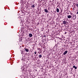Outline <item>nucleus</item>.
<instances>
[{
  "instance_id": "f8f14e48",
  "label": "nucleus",
  "mask_w": 78,
  "mask_h": 78,
  "mask_svg": "<svg viewBox=\"0 0 78 78\" xmlns=\"http://www.w3.org/2000/svg\"><path fill=\"white\" fill-rule=\"evenodd\" d=\"M71 73H72V70H73V69H72V68H71Z\"/></svg>"
},
{
  "instance_id": "aec40b11",
  "label": "nucleus",
  "mask_w": 78,
  "mask_h": 78,
  "mask_svg": "<svg viewBox=\"0 0 78 78\" xmlns=\"http://www.w3.org/2000/svg\"><path fill=\"white\" fill-rule=\"evenodd\" d=\"M11 58H10V59H11Z\"/></svg>"
},
{
  "instance_id": "9b49d317",
  "label": "nucleus",
  "mask_w": 78,
  "mask_h": 78,
  "mask_svg": "<svg viewBox=\"0 0 78 78\" xmlns=\"http://www.w3.org/2000/svg\"><path fill=\"white\" fill-rule=\"evenodd\" d=\"M25 59H22V61H25Z\"/></svg>"
},
{
  "instance_id": "dca6fc26",
  "label": "nucleus",
  "mask_w": 78,
  "mask_h": 78,
  "mask_svg": "<svg viewBox=\"0 0 78 78\" xmlns=\"http://www.w3.org/2000/svg\"><path fill=\"white\" fill-rule=\"evenodd\" d=\"M74 20H75V19H74Z\"/></svg>"
},
{
  "instance_id": "2eb2a0df",
  "label": "nucleus",
  "mask_w": 78,
  "mask_h": 78,
  "mask_svg": "<svg viewBox=\"0 0 78 78\" xmlns=\"http://www.w3.org/2000/svg\"><path fill=\"white\" fill-rule=\"evenodd\" d=\"M21 54H23V52H21Z\"/></svg>"
},
{
  "instance_id": "a211bd4d",
  "label": "nucleus",
  "mask_w": 78,
  "mask_h": 78,
  "mask_svg": "<svg viewBox=\"0 0 78 78\" xmlns=\"http://www.w3.org/2000/svg\"><path fill=\"white\" fill-rule=\"evenodd\" d=\"M76 61H77V59H76Z\"/></svg>"
},
{
  "instance_id": "f03ea898",
  "label": "nucleus",
  "mask_w": 78,
  "mask_h": 78,
  "mask_svg": "<svg viewBox=\"0 0 78 78\" xmlns=\"http://www.w3.org/2000/svg\"><path fill=\"white\" fill-rule=\"evenodd\" d=\"M24 49L27 52H28L29 51V49L27 48H24Z\"/></svg>"
},
{
  "instance_id": "423d86ee",
  "label": "nucleus",
  "mask_w": 78,
  "mask_h": 78,
  "mask_svg": "<svg viewBox=\"0 0 78 78\" xmlns=\"http://www.w3.org/2000/svg\"><path fill=\"white\" fill-rule=\"evenodd\" d=\"M73 68H74L75 69H77V67L75 66H73Z\"/></svg>"
},
{
  "instance_id": "4468645a",
  "label": "nucleus",
  "mask_w": 78,
  "mask_h": 78,
  "mask_svg": "<svg viewBox=\"0 0 78 78\" xmlns=\"http://www.w3.org/2000/svg\"><path fill=\"white\" fill-rule=\"evenodd\" d=\"M37 58V56H35V58Z\"/></svg>"
},
{
  "instance_id": "39448f33",
  "label": "nucleus",
  "mask_w": 78,
  "mask_h": 78,
  "mask_svg": "<svg viewBox=\"0 0 78 78\" xmlns=\"http://www.w3.org/2000/svg\"><path fill=\"white\" fill-rule=\"evenodd\" d=\"M29 37H32L33 36V35L31 34H29Z\"/></svg>"
},
{
  "instance_id": "1a4fd4ad",
  "label": "nucleus",
  "mask_w": 78,
  "mask_h": 78,
  "mask_svg": "<svg viewBox=\"0 0 78 78\" xmlns=\"http://www.w3.org/2000/svg\"><path fill=\"white\" fill-rule=\"evenodd\" d=\"M31 7H32V8H34L35 7V5H32Z\"/></svg>"
},
{
  "instance_id": "412c9836",
  "label": "nucleus",
  "mask_w": 78,
  "mask_h": 78,
  "mask_svg": "<svg viewBox=\"0 0 78 78\" xmlns=\"http://www.w3.org/2000/svg\"><path fill=\"white\" fill-rule=\"evenodd\" d=\"M70 0V1H71V0Z\"/></svg>"
},
{
  "instance_id": "4be33fe9",
  "label": "nucleus",
  "mask_w": 78,
  "mask_h": 78,
  "mask_svg": "<svg viewBox=\"0 0 78 78\" xmlns=\"http://www.w3.org/2000/svg\"><path fill=\"white\" fill-rule=\"evenodd\" d=\"M11 59H10V60H11Z\"/></svg>"
},
{
  "instance_id": "6e6552de",
  "label": "nucleus",
  "mask_w": 78,
  "mask_h": 78,
  "mask_svg": "<svg viewBox=\"0 0 78 78\" xmlns=\"http://www.w3.org/2000/svg\"><path fill=\"white\" fill-rule=\"evenodd\" d=\"M56 11L57 12H59V9L58 8L57 9Z\"/></svg>"
},
{
  "instance_id": "f3484780",
  "label": "nucleus",
  "mask_w": 78,
  "mask_h": 78,
  "mask_svg": "<svg viewBox=\"0 0 78 78\" xmlns=\"http://www.w3.org/2000/svg\"><path fill=\"white\" fill-rule=\"evenodd\" d=\"M65 34H66V32H65Z\"/></svg>"
},
{
  "instance_id": "0eeeda50",
  "label": "nucleus",
  "mask_w": 78,
  "mask_h": 78,
  "mask_svg": "<svg viewBox=\"0 0 78 78\" xmlns=\"http://www.w3.org/2000/svg\"><path fill=\"white\" fill-rule=\"evenodd\" d=\"M44 11L46 12H48V10H47V9H44Z\"/></svg>"
},
{
  "instance_id": "20e7f679",
  "label": "nucleus",
  "mask_w": 78,
  "mask_h": 78,
  "mask_svg": "<svg viewBox=\"0 0 78 78\" xmlns=\"http://www.w3.org/2000/svg\"><path fill=\"white\" fill-rule=\"evenodd\" d=\"M71 17H72V16L71 15H69L68 16V18L69 19H70Z\"/></svg>"
},
{
  "instance_id": "6ab92c4d",
  "label": "nucleus",
  "mask_w": 78,
  "mask_h": 78,
  "mask_svg": "<svg viewBox=\"0 0 78 78\" xmlns=\"http://www.w3.org/2000/svg\"><path fill=\"white\" fill-rule=\"evenodd\" d=\"M72 14L71 13V15H72Z\"/></svg>"
},
{
  "instance_id": "7ed1b4c3",
  "label": "nucleus",
  "mask_w": 78,
  "mask_h": 78,
  "mask_svg": "<svg viewBox=\"0 0 78 78\" xmlns=\"http://www.w3.org/2000/svg\"><path fill=\"white\" fill-rule=\"evenodd\" d=\"M67 23V22H66V21H63L62 24H64V25H66Z\"/></svg>"
},
{
  "instance_id": "9d476101",
  "label": "nucleus",
  "mask_w": 78,
  "mask_h": 78,
  "mask_svg": "<svg viewBox=\"0 0 78 78\" xmlns=\"http://www.w3.org/2000/svg\"><path fill=\"white\" fill-rule=\"evenodd\" d=\"M42 57V55H39V58H41Z\"/></svg>"
},
{
  "instance_id": "f257e3e1",
  "label": "nucleus",
  "mask_w": 78,
  "mask_h": 78,
  "mask_svg": "<svg viewBox=\"0 0 78 78\" xmlns=\"http://www.w3.org/2000/svg\"><path fill=\"white\" fill-rule=\"evenodd\" d=\"M67 52H68V51H65L63 53V55H65L67 53Z\"/></svg>"
},
{
  "instance_id": "ddd939ff",
  "label": "nucleus",
  "mask_w": 78,
  "mask_h": 78,
  "mask_svg": "<svg viewBox=\"0 0 78 78\" xmlns=\"http://www.w3.org/2000/svg\"><path fill=\"white\" fill-rule=\"evenodd\" d=\"M34 54H36V51L34 52Z\"/></svg>"
}]
</instances>
